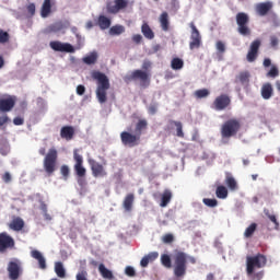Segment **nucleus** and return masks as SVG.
Masks as SVG:
<instances>
[{
    "label": "nucleus",
    "mask_w": 280,
    "mask_h": 280,
    "mask_svg": "<svg viewBox=\"0 0 280 280\" xmlns=\"http://www.w3.org/2000/svg\"><path fill=\"white\" fill-rule=\"evenodd\" d=\"M143 130H148L147 119L138 120L135 133L130 131H122L120 133V141L122 145H126L127 148H136V145H139V143H141V135H143Z\"/></svg>",
    "instance_id": "1"
},
{
    "label": "nucleus",
    "mask_w": 280,
    "mask_h": 280,
    "mask_svg": "<svg viewBox=\"0 0 280 280\" xmlns=\"http://www.w3.org/2000/svg\"><path fill=\"white\" fill-rule=\"evenodd\" d=\"M173 261L174 275L177 279H180L187 275V261L196 264V258L187 255L185 252H176L173 256Z\"/></svg>",
    "instance_id": "2"
},
{
    "label": "nucleus",
    "mask_w": 280,
    "mask_h": 280,
    "mask_svg": "<svg viewBox=\"0 0 280 280\" xmlns=\"http://www.w3.org/2000/svg\"><path fill=\"white\" fill-rule=\"evenodd\" d=\"M38 154L44 158V170L48 176H51L58 167V150L56 148H50L47 152L45 147L39 148Z\"/></svg>",
    "instance_id": "3"
},
{
    "label": "nucleus",
    "mask_w": 280,
    "mask_h": 280,
    "mask_svg": "<svg viewBox=\"0 0 280 280\" xmlns=\"http://www.w3.org/2000/svg\"><path fill=\"white\" fill-rule=\"evenodd\" d=\"M94 80L97 82L96 88V97L100 104H106L108 97H107V91L110 89V81L108 80V77L102 72H94L93 73Z\"/></svg>",
    "instance_id": "4"
},
{
    "label": "nucleus",
    "mask_w": 280,
    "mask_h": 280,
    "mask_svg": "<svg viewBox=\"0 0 280 280\" xmlns=\"http://www.w3.org/2000/svg\"><path fill=\"white\" fill-rule=\"evenodd\" d=\"M242 130V122L237 118H230L221 125V138L233 139L237 137V133Z\"/></svg>",
    "instance_id": "5"
},
{
    "label": "nucleus",
    "mask_w": 280,
    "mask_h": 280,
    "mask_svg": "<svg viewBox=\"0 0 280 280\" xmlns=\"http://www.w3.org/2000/svg\"><path fill=\"white\" fill-rule=\"evenodd\" d=\"M73 159H74V172L77 175V183L80 187H84L86 185V168L84 167V158L80 154V150H73Z\"/></svg>",
    "instance_id": "6"
},
{
    "label": "nucleus",
    "mask_w": 280,
    "mask_h": 280,
    "mask_svg": "<svg viewBox=\"0 0 280 280\" xmlns=\"http://www.w3.org/2000/svg\"><path fill=\"white\" fill-rule=\"evenodd\" d=\"M267 259L262 254H257L256 256H247L246 258V272L247 277H253L255 275V268H264L266 266Z\"/></svg>",
    "instance_id": "7"
},
{
    "label": "nucleus",
    "mask_w": 280,
    "mask_h": 280,
    "mask_svg": "<svg viewBox=\"0 0 280 280\" xmlns=\"http://www.w3.org/2000/svg\"><path fill=\"white\" fill-rule=\"evenodd\" d=\"M248 23H250V18L245 12H238L236 14L237 32L241 36H250Z\"/></svg>",
    "instance_id": "8"
},
{
    "label": "nucleus",
    "mask_w": 280,
    "mask_h": 280,
    "mask_svg": "<svg viewBox=\"0 0 280 280\" xmlns=\"http://www.w3.org/2000/svg\"><path fill=\"white\" fill-rule=\"evenodd\" d=\"M16 248V241L8 232L0 233V255H5L8 250Z\"/></svg>",
    "instance_id": "9"
},
{
    "label": "nucleus",
    "mask_w": 280,
    "mask_h": 280,
    "mask_svg": "<svg viewBox=\"0 0 280 280\" xmlns=\"http://www.w3.org/2000/svg\"><path fill=\"white\" fill-rule=\"evenodd\" d=\"M7 270L10 280L21 279V275H23V267L21 260H19L18 258H13L11 261H9Z\"/></svg>",
    "instance_id": "10"
},
{
    "label": "nucleus",
    "mask_w": 280,
    "mask_h": 280,
    "mask_svg": "<svg viewBox=\"0 0 280 280\" xmlns=\"http://www.w3.org/2000/svg\"><path fill=\"white\" fill-rule=\"evenodd\" d=\"M189 27L191 30L189 49H200V45H202V37L200 36V31H198L194 22H190Z\"/></svg>",
    "instance_id": "11"
},
{
    "label": "nucleus",
    "mask_w": 280,
    "mask_h": 280,
    "mask_svg": "<svg viewBox=\"0 0 280 280\" xmlns=\"http://www.w3.org/2000/svg\"><path fill=\"white\" fill-rule=\"evenodd\" d=\"M49 47L54 51H61L65 54H75V48H73V45H71L69 43L52 40L49 43Z\"/></svg>",
    "instance_id": "12"
},
{
    "label": "nucleus",
    "mask_w": 280,
    "mask_h": 280,
    "mask_svg": "<svg viewBox=\"0 0 280 280\" xmlns=\"http://www.w3.org/2000/svg\"><path fill=\"white\" fill-rule=\"evenodd\" d=\"M126 8H128V0H114V2L106 4L108 14H119V12L126 10Z\"/></svg>",
    "instance_id": "13"
},
{
    "label": "nucleus",
    "mask_w": 280,
    "mask_h": 280,
    "mask_svg": "<svg viewBox=\"0 0 280 280\" xmlns=\"http://www.w3.org/2000/svg\"><path fill=\"white\" fill-rule=\"evenodd\" d=\"M261 47V39H255L252 42L249 49L247 51V62H255L257 56H259V48Z\"/></svg>",
    "instance_id": "14"
},
{
    "label": "nucleus",
    "mask_w": 280,
    "mask_h": 280,
    "mask_svg": "<svg viewBox=\"0 0 280 280\" xmlns=\"http://www.w3.org/2000/svg\"><path fill=\"white\" fill-rule=\"evenodd\" d=\"M213 106L215 110H224L231 106V97L226 94H221L214 100Z\"/></svg>",
    "instance_id": "15"
},
{
    "label": "nucleus",
    "mask_w": 280,
    "mask_h": 280,
    "mask_svg": "<svg viewBox=\"0 0 280 280\" xmlns=\"http://www.w3.org/2000/svg\"><path fill=\"white\" fill-rule=\"evenodd\" d=\"M16 106V96H8L7 98H0V110L2 113H10L12 108Z\"/></svg>",
    "instance_id": "16"
},
{
    "label": "nucleus",
    "mask_w": 280,
    "mask_h": 280,
    "mask_svg": "<svg viewBox=\"0 0 280 280\" xmlns=\"http://www.w3.org/2000/svg\"><path fill=\"white\" fill-rule=\"evenodd\" d=\"M89 164L95 178L106 176V170L104 168V165H102L100 162L95 160H89Z\"/></svg>",
    "instance_id": "17"
},
{
    "label": "nucleus",
    "mask_w": 280,
    "mask_h": 280,
    "mask_svg": "<svg viewBox=\"0 0 280 280\" xmlns=\"http://www.w3.org/2000/svg\"><path fill=\"white\" fill-rule=\"evenodd\" d=\"M8 228L10 231H14L15 233H20L25 229V221L21 217H13L12 220L8 223Z\"/></svg>",
    "instance_id": "18"
},
{
    "label": "nucleus",
    "mask_w": 280,
    "mask_h": 280,
    "mask_svg": "<svg viewBox=\"0 0 280 280\" xmlns=\"http://www.w3.org/2000/svg\"><path fill=\"white\" fill-rule=\"evenodd\" d=\"M273 4L270 1L260 2L256 4V12L259 16H266L270 10H272Z\"/></svg>",
    "instance_id": "19"
},
{
    "label": "nucleus",
    "mask_w": 280,
    "mask_h": 280,
    "mask_svg": "<svg viewBox=\"0 0 280 280\" xmlns=\"http://www.w3.org/2000/svg\"><path fill=\"white\" fill-rule=\"evenodd\" d=\"M52 5H56V0H44L40 9L42 19H47L51 14Z\"/></svg>",
    "instance_id": "20"
},
{
    "label": "nucleus",
    "mask_w": 280,
    "mask_h": 280,
    "mask_svg": "<svg viewBox=\"0 0 280 280\" xmlns=\"http://www.w3.org/2000/svg\"><path fill=\"white\" fill-rule=\"evenodd\" d=\"M236 84H242L243 86H248L250 84V72L242 71L235 78Z\"/></svg>",
    "instance_id": "21"
},
{
    "label": "nucleus",
    "mask_w": 280,
    "mask_h": 280,
    "mask_svg": "<svg viewBox=\"0 0 280 280\" xmlns=\"http://www.w3.org/2000/svg\"><path fill=\"white\" fill-rule=\"evenodd\" d=\"M31 257H33V259H36L38 261L39 268L42 270L47 269V260H45V257L43 256V254L39 250H37V249L32 250Z\"/></svg>",
    "instance_id": "22"
},
{
    "label": "nucleus",
    "mask_w": 280,
    "mask_h": 280,
    "mask_svg": "<svg viewBox=\"0 0 280 280\" xmlns=\"http://www.w3.org/2000/svg\"><path fill=\"white\" fill-rule=\"evenodd\" d=\"M73 135H75V129L71 126H63L60 130V137L61 139H66V141H71Z\"/></svg>",
    "instance_id": "23"
},
{
    "label": "nucleus",
    "mask_w": 280,
    "mask_h": 280,
    "mask_svg": "<svg viewBox=\"0 0 280 280\" xmlns=\"http://www.w3.org/2000/svg\"><path fill=\"white\" fill-rule=\"evenodd\" d=\"M160 25L163 32H168L170 31V14L167 12H162L160 18Z\"/></svg>",
    "instance_id": "24"
},
{
    "label": "nucleus",
    "mask_w": 280,
    "mask_h": 280,
    "mask_svg": "<svg viewBox=\"0 0 280 280\" xmlns=\"http://www.w3.org/2000/svg\"><path fill=\"white\" fill-rule=\"evenodd\" d=\"M155 259H159V253L156 252H151L149 253L147 256H144L141 261H140V266L142 268H148V265L151 262V261H154Z\"/></svg>",
    "instance_id": "25"
},
{
    "label": "nucleus",
    "mask_w": 280,
    "mask_h": 280,
    "mask_svg": "<svg viewBox=\"0 0 280 280\" xmlns=\"http://www.w3.org/2000/svg\"><path fill=\"white\" fill-rule=\"evenodd\" d=\"M132 205H135V195L128 194L122 201V207L125 211H132Z\"/></svg>",
    "instance_id": "26"
},
{
    "label": "nucleus",
    "mask_w": 280,
    "mask_h": 280,
    "mask_svg": "<svg viewBox=\"0 0 280 280\" xmlns=\"http://www.w3.org/2000/svg\"><path fill=\"white\" fill-rule=\"evenodd\" d=\"M141 33L143 34L144 38L148 40H153L154 38V31L150 27V24L144 22L141 26Z\"/></svg>",
    "instance_id": "27"
},
{
    "label": "nucleus",
    "mask_w": 280,
    "mask_h": 280,
    "mask_svg": "<svg viewBox=\"0 0 280 280\" xmlns=\"http://www.w3.org/2000/svg\"><path fill=\"white\" fill-rule=\"evenodd\" d=\"M98 272L103 277V279L113 280L115 279V276L113 275V271H110L104 264L98 265Z\"/></svg>",
    "instance_id": "28"
},
{
    "label": "nucleus",
    "mask_w": 280,
    "mask_h": 280,
    "mask_svg": "<svg viewBox=\"0 0 280 280\" xmlns=\"http://www.w3.org/2000/svg\"><path fill=\"white\" fill-rule=\"evenodd\" d=\"M225 185L231 191H236L237 189V180H235V177L231 173H226L225 175Z\"/></svg>",
    "instance_id": "29"
},
{
    "label": "nucleus",
    "mask_w": 280,
    "mask_h": 280,
    "mask_svg": "<svg viewBox=\"0 0 280 280\" xmlns=\"http://www.w3.org/2000/svg\"><path fill=\"white\" fill-rule=\"evenodd\" d=\"M272 93H273L272 84L265 83L261 88L262 100H270V97H272Z\"/></svg>",
    "instance_id": "30"
},
{
    "label": "nucleus",
    "mask_w": 280,
    "mask_h": 280,
    "mask_svg": "<svg viewBox=\"0 0 280 280\" xmlns=\"http://www.w3.org/2000/svg\"><path fill=\"white\" fill-rule=\"evenodd\" d=\"M131 80H141V82H147L148 73L143 72V70H135L131 73Z\"/></svg>",
    "instance_id": "31"
},
{
    "label": "nucleus",
    "mask_w": 280,
    "mask_h": 280,
    "mask_svg": "<svg viewBox=\"0 0 280 280\" xmlns=\"http://www.w3.org/2000/svg\"><path fill=\"white\" fill-rule=\"evenodd\" d=\"M183 67H185V61H183V59L175 57L172 59L171 61V69H173L174 71H180V69H183Z\"/></svg>",
    "instance_id": "32"
},
{
    "label": "nucleus",
    "mask_w": 280,
    "mask_h": 280,
    "mask_svg": "<svg viewBox=\"0 0 280 280\" xmlns=\"http://www.w3.org/2000/svg\"><path fill=\"white\" fill-rule=\"evenodd\" d=\"M217 198H220L221 200H224L229 198V189H226L225 186H218L215 190Z\"/></svg>",
    "instance_id": "33"
},
{
    "label": "nucleus",
    "mask_w": 280,
    "mask_h": 280,
    "mask_svg": "<svg viewBox=\"0 0 280 280\" xmlns=\"http://www.w3.org/2000/svg\"><path fill=\"white\" fill-rule=\"evenodd\" d=\"M0 154L1 156H8L10 154V142L5 139L0 141Z\"/></svg>",
    "instance_id": "34"
},
{
    "label": "nucleus",
    "mask_w": 280,
    "mask_h": 280,
    "mask_svg": "<svg viewBox=\"0 0 280 280\" xmlns=\"http://www.w3.org/2000/svg\"><path fill=\"white\" fill-rule=\"evenodd\" d=\"M171 201H172V191L166 189L162 195L160 207H167V205H170Z\"/></svg>",
    "instance_id": "35"
},
{
    "label": "nucleus",
    "mask_w": 280,
    "mask_h": 280,
    "mask_svg": "<svg viewBox=\"0 0 280 280\" xmlns=\"http://www.w3.org/2000/svg\"><path fill=\"white\" fill-rule=\"evenodd\" d=\"M55 272L60 279H65V277H67V271L65 270L62 262L55 264Z\"/></svg>",
    "instance_id": "36"
},
{
    "label": "nucleus",
    "mask_w": 280,
    "mask_h": 280,
    "mask_svg": "<svg viewBox=\"0 0 280 280\" xmlns=\"http://www.w3.org/2000/svg\"><path fill=\"white\" fill-rule=\"evenodd\" d=\"M98 26L101 30H108V27H110V19L106 18L105 15H100Z\"/></svg>",
    "instance_id": "37"
},
{
    "label": "nucleus",
    "mask_w": 280,
    "mask_h": 280,
    "mask_svg": "<svg viewBox=\"0 0 280 280\" xmlns=\"http://www.w3.org/2000/svg\"><path fill=\"white\" fill-rule=\"evenodd\" d=\"M124 32H126V27L122 25H114L109 30L112 36H119L120 34H124Z\"/></svg>",
    "instance_id": "38"
},
{
    "label": "nucleus",
    "mask_w": 280,
    "mask_h": 280,
    "mask_svg": "<svg viewBox=\"0 0 280 280\" xmlns=\"http://www.w3.org/2000/svg\"><path fill=\"white\" fill-rule=\"evenodd\" d=\"M264 213L268 218V220H270V222L275 224L276 231H279V221L277 220V215L270 214V210L268 209H265Z\"/></svg>",
    "instance_id": "39"
},
{
    "label": "nucleus",
    "mask_w": 280,
    "mask_h": 280,
    "mask_svg": "<svg viewBox=\"0 0 280 280\" xmlns=\"http://www.w3.org/2000/svg\"><path fill=\"white\" fill-rule=\"evenodd\" d=\"M255 231H257V223H252L248 228H246L244 232V237L247 240L255 235Z\"/></svg>",
    "instance_id": "40"
},
{
    "label": "nucleus",
    "mask_w": 280,
    "mask_h": 280,
    "mask_svg": "<svg viewBox=\"0 0 280 280\" xmlns=\"http://www.w3.org/2000/svg\"><path fill=\"white\" fill-rule=\"evenodd\" d=\"M84 65H95L97 62V52H92L83 58Z\"/></svg>",
    "instance_id": "41"
},
{
    "label": "nucleus",
    "mask_w": 280,
    "mask_h": 280,
    "mask_svg": "<svg viewBox=\"0 0 280 280\" xmlns=\"http://www.w3.org/2000/svg\"><path fill=\"white\" fill-rule=\"evenodd\" d=\"M161 262L164 268H172V258L167 254L161 256Z\"/></svg>",
    "instance_id": "42"
},
{
    "label": "nucleus",
    "mask_w": 280,
    "mask_h": 280,
    "mask_svg": "<svg viewBox=\"0 0 280 280\" xmlns=\"http://www.w3.org/2000/svg\"><path fill=\"white\" fill-rule=\"evenodd\" d=\"M171 124H174V126H176L177 137L183 139L185 137V133L183 132V122L171 120Z\"/></svg>",
    "instance_id": "43"
},
{
    "label": "nucleus",
    "mask_w": 280,
    "mask_h": 280,
    "mask_svg": "<svg viewBox=\"0 0 280 280\" xmlns=\"http://www.w3.org/2000/svg\"><path fill=\"white\" fill-rule=\"evenodd\" d=\"M10 42V34L8 32H4L3 30H0V44L5 45V43Z\"/></svg>",
    "instance_id": "44"
},
{
    "label": "nucleus",
    "mask_w": 280,
    "mask_h": 280,
    "mask_svg": "<svg viewBox=\"0 0 280 280\" xmlns=\"http://www.w3.org/2000/svg\"><path fill=\"white\" fill-rule=\"evenodd\" d=\"M206 207L215 208L218 206V199L203 198L202 200Z\"/></svg>",
    "instance_id": "45"
},
{
    "label": "nucleus",
    "mask_w": 280,
    "mask_h": 280,
    "mask_svg": "<svg viewBox=\"0 0 280 280\" xmlns=\"http://www.w3.org/2000/svg\"><path fill=\"white\" fill-rule=\"evenodd\" d=\"M215 47L218 54H220L221 56L224 55V52L226 51V45L222 40H218Z\"/></svg>",
    "instance_id": "46"
},
{
    "label": "nucleus",
    "mask_w": 280,
    "mask_h": 280,
    "mask_svg": "<svg viewBox=\"0 0 280 280\" xmlns=\"http://www.w3.org/2000/svg\"><path fill=\"white\" fill-rule=\"evenodd\" d=\"M196 97H198V100H202V97H209V90L207 89H201V90H197L195 92Z\"/></svg>",
    "instance_id": "47"
},
{
    "label": "nucleus",
    "mask_w": 280,
    "mask_h": 280,
    "mask_svg": "<svg viewBox=\"0 0 280 280\" xmlns=\"http://www.w3.org/2000/svg\"><path fill=\"white\" fill-rule=\"evenodd\" d=\"M269 40L270 47H272V49H279V37H277V35H271Z\"/></svg>",
    "instance_id": "48"
},
{
    "label": "nucleus",
    "mask_w": 280,
    "mask_h": 280,
    "mask_svg": "<svg viewBox=\"0 0 280 280\" xmlns=\"http://www.w3.org/2000/svg\"><path fill=\"white\" fill-rule=\"evenodd\" d=\"M9 121L10 117L8 116V114H5V112L0 110V128L1 126H5V124H8Z\"/></svg>",
    "instance_id": "49"
},
{
    "label": "nucleus",
    "mask_w": 280,
    "mask_h": 280,
    "mask_svg": "<svg viewBox=\"0 0 280 280\" xmlns=\"http://www.w3.org/2000/svg\"><path fill=\"white\" fill-rule=\"evenodd\" d=\"M278 75H279V68H277V66H272L267 73V78H278Z\"/></svg>",
    "instance_id": "50"
},
{
    "label": "nucleus",
    "mask_w": 280,
    "mask_h": 280,
    "mask_svg": "<svg viewBox=\"0 0 280 280\" xmlns=\"http://www.w3.org/2000/svg\"><path fill=\"white\" fill-rule=\"evenodd\" d=\"M75 280H89V272L86 270H81L77 273Z\"/></svg>",
    "instance_id": "51"
},
{
    "label": "nucleus",
    "mask_w": 280,
    "mask_h": 280,
    "mask_svg": "<svg viewBox=\"0 0 280 280\" xmlns=\"http://www.w3.org/2000/svg\"><path fill=\"white\" fill-rule=\"evenodd\" d=\"M162 242L163 244H172V242H174V234H171V233L164 234L162 237Z\"/></svg>",
    "instance_id": "52"
},
{
    "label": "nucleus",
    "mask_w": 280,
    "mask_h": 280,
    "mask_svg": "<svg viewBox=\"0 0 280 280\" xmlns=\"http://www.w3.org/2000/svg\"><path fill=\"white\" fill-rule=\"evenodd\" d=\"M158 110H159V104L156 103L150 104L148 107L149 115H156Z\"/></svg>",
    "instance_id": "53"
},
{
    "label": "nucleus",
    "mask_w": 280,
    "mask_h": 280,
    "mask_svg": "<svg viewBox=\"0 0 280 280\" xmlns=\"http://www.w3.org/2000/svg\"><path fill=\"white\" fill-rule=\"evenodd\" d=\"M131 40L136 45H141V43H143V36H141V34H135L132 35Z\"/></svg>",
    "instance_id": "54"
},
{
    "label": "nucleus",
    "mask_w": 280,
    "mask_h": 280,
    "mask_svg": "<svg viewBox=\"0 0 280 280\" xmlns=\"http://www.w3.org/2000/svg\"><path fill=\"white\" fill-rule=\"evenodd\" d=\"M125 273L127 277H137V271H135V268L131 266L126 267Z\"/></svg>",
    "instance_id": "55"
},
{
    "label": "nucleus",
    "mask_w": 280,
    "mask_h": 280,
    "mask_svg": "<svg viewBox=\"0 0 280 280\" xmlns=\"http://www.w3.org/2000/svg\"><path fill=\"white\" fill-rule=\"evenodd\" d=\"M26 10L31 16H34V14H36V4L34 3L27 4Z\"/></svg>",
    "instance_id": "56"
},
{
    "label": "nucleus",
    "mask_w": 280,
    "mask_h": 280,
    "mask_svg": "<svg viewBox=\"0 0 280 280\" xmlns=\"http://www.w3.org/2000/svg\"><path fill=\"white\" fill-rule=\"evenodd\" d=\"M69 173H70L69 166L62 165V166H61V174H62V176H63L65 178H69Z\"/></svg>",
    "instance_id": "57"
},
{
    "label": "nucleus",
    "mask_w": 280,
    "mask_h": 280,
    "mask_svg": "<svg viewBox=\"0 0 280 280\" xmlns=\"http://www.w3.org/2000/svg\"><path fill=\"white\" fill-rule=\"evenodd\" d=\"M13 124L14 126H23V124H25V119L23 117H15L13 119Z\"/></svg>",
    "instance_id": "58"
},
{
    "label": "nucleus",
    "mask_w": 280,
    "mask_h": 280,
    "mask_svg": "<svg viewBox=\"0 0 280 280\" xmlns=\"http://www.w3.org/2000/svg\"><path fill=\"white\" fill-rule=\"evenodd\" d=\"M86 93V88L84 85L77 86V95H84Z\"/></svg>",
    "instance_id": "59"
},
{
    "label": "nucleus",
    "mask_w": 280,
    "mask_h": 280,
    "mask_svg": "<svg viewBox=\"0 0 280 280\" xmlns=\"http://www.w3.org/2000/svg\"><path fill=\"white\" fill-rule=\"evenodd\" d=\"M2 180H4L5 183H10L12 180V175H10V173H4V175L2 176Z\"/></svg>",
    "instance_id": "60"
},
{
    "label": "nucleus",
    "mask_w": 280,
    "mask_h": 280,
    "mask_svg": "<svg viewBox=\"0 0 280 280\" xmlns=\"http://www.w3.org/2000/svg\"><path fill=\"white\" fill-rule=\"evenodd\" d=\"M262 65L264 67L268 68L270 65H272V60H270V58H265Z\"/></svg>",
    "instance_id": "61"
},
{
    "label": "nucleus",
    "mask_w": 280,
    "mask_h": 280,
    "mask_svg": "<svg viewBox=\"0 0 280 280\" xmlns=\"http://www.w3.org/2000/svg\"><path fill=\"white\" fill-rule=\"evenodd\" d=\"M264 278V272H257L254 275L253 279L261 280Z\"/></svg>",
    "instance_id": "62"
},
{
    "label": "nucleus",
    "mask_w": 280,
    "mask_h": 280,
    "mask_svg": "<svg viewBox=\"0 0 280 280\" xmlns=\"http://www.w3.org/2000/svg\"><path fill=\"white\" fill-rule=\"evenodd\" d=\"M40 210L43 211V213H47V206L45 202L40 203Z\"/></svg>",
    "instance_id": "63"
},
{
    "label": "nucleus",
    "mask_w": 280,
    "mask_h": 280,
    "mask_svg": "<svg viewBox=\"0 0 280 280\" xmlns=\"http://www.w3.org/2000/svg\"><path fill=\"white\" fill-rule=\"evenodd\" d=\"M206 280H215V277L213 276V273H208Z\"/></svg>",
    "instance_id": "64"
}]
</instances>
